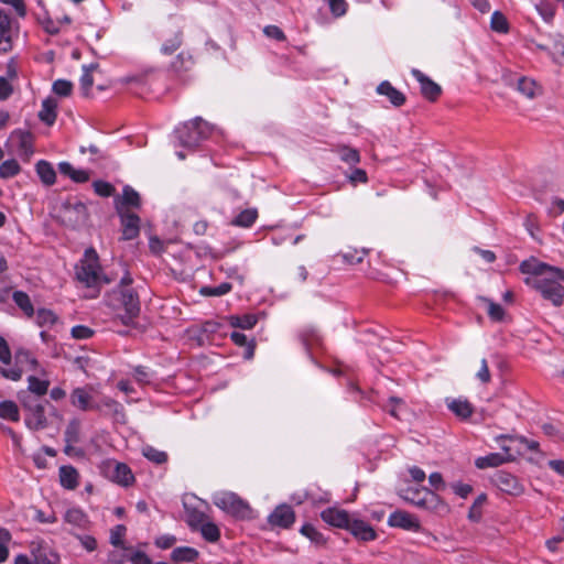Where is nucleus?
<instances>
[{
    "mask_svg": "<svg viewBox=\"0 0 564 564\" xmlns=\"http://www.w3.org/2000/svg\"><path fill=\"white\" fill-rule=\"evenodd\" d=\"M347 530L361 541H372L377 538L373 528L361 520H351Z\"/></svg>",
    "mask_w": 564,
    "mask_h": 564,
    "instance_id": "21",
    "label": "nucleus"
},
{
    "mask_svg": "<svg viewBox=\"0 0 564 564\" xmlns=\"http://www.w3.org/2000/svg\"><path fill=\"white\" fill-rule=\"evenodd\" d=\"M295 520L294 511L290 506L282 505L274 509L269 516V522L272 525L289 528Z\"/></svg>",
    "mask_w": 564,
    "mask_h": 564,
    "instance_id": "16",
    "label": "nucleus"
},
{
    "mask_svg": "<svg viewBox=\"0 0 564 564\" xmlns=\"http://www.w3.org/2000/svg\"><path fill=\"white\" fill-rule=\"evenodd\" d=\"M199 532L202 533L203 538L208 542H217L220 538L219 528L209 520L206 523H203L202 528L199 529Z\"/></svg>",
    "mask_w": 564,
    "mask_h": 564,
    "instance_id": "44",
    "label": "nucleus"
},
{
    "mask_svg": "<svg viewBox=\"0 0 564 564\" xmlns=\"http://www.w3.org/2000/svg\"><path fill=\"white\" fill-rule=\"evenodd\" d=\"M230 338L236 345L246 347L243 351V357L246 359H251L253 357L256 345L253 341H248L245 334L240 332H232Z\"/></svg>",
    "mask_w": 564,
    "mask_h": 564,
    "instance_id": "35",
    "label": "nucleus"
},
{
    "mask_svg": "<svg viewBox=\"0 0 564 564\" xmlns=\"http://www.w3.org/2000/svg\"><path fill=\"white\" fill-rule=\"evenodd\" d=\"M31 554L34 564H57L59 561L58 555L52 550L44 547L42 542L31 543Z\"/></svg>",
    "mask_w": 564,
    "mask_h": 564,
    "instance_id": "17",
    "label": "nucleus"
},
{
    "mask_svg": "<svg viewBox=\"0 0 564 564\" xmlns=\"http://www.w3.org/2000/svg\"><path fill=\"white\" fill-rule=\"evenodd\" d=\"M56 108L57 102L54 99H45L42 102V108L39 112L40 120L46 123L47 126H52L56 120Z\"/></svg>",
    "mask_w": 564,
    "mask_h": 564,
    "instance_id": "26",
    "label": "nucleus"
},
{
    "mask_svg": "<svg viewBox=\"0 0 564 564\" xmlns=\"http://www.w3.org/2000/svg\"><path fill=\"white\" fill-rule=\"evenodd\" d=\"M21 171V167L18 161L11 159L2 162L0 164V177L1 178H10L18 175Z\"/></svg>",
    "mask_w": 564,
    "mask_h": 564,
    "instance_id": "45",
    "label": "nucleus"
},
{
    "mask_svg": "<svg viewBox=\"0 0 564 564\" xmlns=\"http://www.w3.org/2000/svg\"><path fill=\"white\" fill-rule=\"evenodd\" d=\"M98 403L101 405V410H98L99 412L105 415H110L117 421H123L124 411L123 406L119 402L109 397H102L98 399Z\"/></svg>",
    "mask_w": 564,
    "mask_h": 564,
    "instance_id": "22",
    "label": "nucleus"
},
{
    "mask_svg": "<svg viewBox=\"0 0 564 564\" xmlns=\"http://www.w3.org/2000/svg\"><path fill=\"white\" fill-rule=\"evenodd\" d=\"M116 207L122 206L123 209H128V207L139 208L141 206V197L137 191H134L131 186L126 185L122 189V195L115 199Z\"/></svg>",
    "mask_w": 564,
    "mask_h": 564,
    "instance_id": "23",
    "label": "nucleus"
},
{
    "mask_svg": "<svg viewBox=\"0 0 564 564\" xmlns=\"http://www.w3.org/2000/svg\"><path fill=\"white\" fill-rule=\"evenodd\" d=\"M12 360L11 349L7 340L0 336V361L3 365H10Z\"/></svg>",
    "mask_w": 564,
    "mask_h": 564,
    "instance_id": "62",
    "label": "nucleus"
},
{
    "mask_svg": "<svg viewBox=\"0 0 564 564\" xmlns=\"http://www.w3.org/2000/svg\"><path fill=\"white\" fill-rule=\"evenodd\" d=\"M80 545L88 552H93L97 549V540L93 535L88 534H76L75 535Z\"/></svg>",
    "mask_w": 564,
    "mask_h": 564,
    "instance_id": "60",
    "label": "nucleus"
},
{
    "mask_svg": "<svg viewBox=\"0 0 564 564\" xmlns=\"http://www.w3.org/2000/svg\"><path fill=\"white\" fill-rule=\"evenodd\" d=\"M58 170L62 174L69 176L73 181L77 183L87 182L89 178V174L85 170H76L68 162H61L58 164Z\"/></svg>",
    "mask_w": 564,
    "mask_h": 564,
    "instance_id": "28",
    "label": "nucleus"
},
{
    "mask_svg": "<svg viewBox=\"0 0 564 564\" xmlns=\"http://www.w3.org/2000/svg\"><path fill=\"white\" fill-rule=\"evenodd\" d=\"M55 319L54 313L50 310L41 308L36 312V322L40 326L52 325Z\"/></svg>",
    "mask_w": 564,
    "mask_h": 564,
    "instance_id": "55",
    "label": "nucleus"
},
{
    "mask_svg": "<svg viewBox=\"0 0 564 564\" xmlns=\"http://www.w3.org/2000/svg\"><path fill=\"white\" fill-rule=\"evenodd\" d=\"M183 42V33L181 31H177L173 34L172 37L165 41L163 45L161 46V52L165 55H171L175 51L180 48Z\"/></svg>",
    "mask_w": 564,
    "mask_h": 564,
    "instance_id": "41",
    "label": "nucleus"
},
{
    "mask_svg": "<svg viewBox=\"0 0 564 564\" xmlns=\"http://www.w3.org/2000/svg\"><path fill=\"white\" fill-rule=\"evenodd\" d=\"M321 517L326 523L343 529H347L351 521L347 511L337 508H327Z\"/></svg>",
    "mask_w": 564,
    "mask_h": 564,
    "instance_id": "18",
    "label": "nucleus"
},
{
    "mask_svg": "<svg viewBox=\"0 0 564 564\" xmlns=\"http://www.w3.org/2000/svg\"><path fill=\"white\" fill-rule=\"evenodd\" d=\"M117 213L120 217L122 227V240L135 239L140 234V218L129 209H123L122 206H117Z\"/></svg>",
    "mask_w": 564,
    "mask_h": 564,
    "instance_id": "11",
    "label": "nucleus"
},
{
    "mask_svg": "<svg viewBox=\"0 0 564 564\" xmlns=\"http://www.w3.org/2000/svg\"><path fill=\"white\" fill-rule=\"evenodd\" d=\"M133 377L139 383L145 384L150 382L152 373L149 371L148 368L143 366H138L134 368Z\"/></svg>",
    "mask_w": 564,
    "mask_h": 564,
    "instance_id": "61",
    "label": "nucleus"
},
{
    "mask_svg": "<svg viewBox=\"0 0 564 564\" xmlns=\"http://www.w3.org/2000/svg\"><path fill=\"white\" fill-rule=\"evenodd\" d=\"M24 371H35L37 375L45 377V370L40 367L39 361L33 354L25 349L19 348L14 352V367L9 369L0 366V373L6 379L19 381Z\"/></svg>",
    "mask_w": 564,
    "mask_h": 564,
    "instance_id": "3",
    "label": "nucleus"
},
{
    "mask_svg": "<svg viewBox=\"0 0 564 564\" xmlns=\"http://www.w3.org/2000/svg\"><path fill=\"white\" fill-rule=\"evenodd\" d=\"M214 503L223 511L238 519H250L252 509L247 501L234 492H220L214 497Z\"/></svg>",
    "mask_w": 564,
    "mask_h": 564,
    "instance_id": "5",
    "label": "nucleus"
},
{
    "mask_svg": "<svg viewBox=\"0 0 564 564\" xmlns=\"http://www.w3.org/2000/svg\"><path fill=\"white\" fill-rule=\"evenodd\" d=\"M36 172L44 184L52 185L55 183L56 173L51 163L46 161H39L36 164Z\"/></svg>",
    "mask_w": 564,
    "mask_h": 564,
    "instance_id": "31",
    "label": "nucleus"
},
{
    "mask_svg": "<svg viewBox=\"0 0 564 564\" xmlns=\"http://www.w3.org/2000/svg\"><path fill=\"white\" fill-rule=\"evenodd\" d=\"M28 384V389L30 392L36 395H44L47 393L50 381L45 378H40L37 376H29Z\"/></svg>",
    "mask_w": 564,
    "mask_h": 564,
    "instance_id": "33",
    "label": "nucleus"
},
{
    "mask_svg": "<svg viewBox=\"0 0 564 564\" xmlns=\"http://www.w3.org/2000/svg\"><path fill=\"white\" fill-rule=\"evenodd\" d=\"M486 500H487V496L485 494H482L476 498V500L474 501V503L470 507L469 512H468V518L471 521L477 522L480 520L481 508L485 505Z\"/></svg>",
    "mask_w": 564,
    "mask_h": 564,
    "instance_id": "47",
    "label": "nucleus"
},
{
    "mask_svg": "<svg viewBox=\"0 0 564 564\" xmlns=\"http://www.w3.org/2000/svg\"><path fill=\"white\" fill-rule=\"evenodd\" d=\"M98 67V64H90V65H84L83 66V75L80 77V87L85 95H88L93 84V70H95Z\"/></svg>",
    "mask_w": 564,
    "mask_h": 564,
    "instance_id": "42",
    "label": "nucleus"
},
{
    "mask_svg": "<svg viewBox=\"0 0 564 564\" xmlns=\"http://www.w3.org/2000/svg\"><path fill=\"white\" fill-rule=\"evenodd\" d=\"M11 540V534L6 529H0V563H3L9 557L8 544Z\"/></svg>",
    "mask_w": 564,
    "mask_h": 564,
    "instance_id": "50",
    "label": "nucleus"
},
{
    "mask_svg": "<svg viewBox=\"0 0 564 564\" xmlns=\"http://www.w3.org/2000/svg\"><path fill=\"white\" fill-rule=\"evenodd\" d=\"M390 527L402 528L405 530L419 531L421 529L419 520L409 512L394 511L389 516Z\"/></svg>",
    "mask_w": 564,
    "mask_h": 564,
    "instance_id": "14",
    "label": "nucleus"
},
{
    "mask_svg": "<svg viewBox=\"0 0 564 564\" xmlns=\"http://www.w3.org/2000/svg\"><path fill=\"white\" fill-rule=\"evenodd\" d=\"M301 533L318 545L325 542L323 535L312 524H304Z\"/></svg>",
    "mask_w": 564,
    "mask_h": 564,
    "instance_id": "52",
    "label": "nucleus"
},
{
    "mask_svg": "<svg viewBox=\"0 0 564 564\" xmlns=\"http://www.w3.org/2000/svg\"><path fill=\"white\" fill-rule=\"evenodd\" d=\"M336 152L338 153L340 160L349 165H356L360 162V155L356 149L349 148L347 145H338L336 148Z\"/></svg>",
    "mask_w": 564,
    "mask_h": 564,
    "instance_id": "36",
    "label": "nucleus"
},
{
    "mask_svg": "<svg viewBox=\"0 0 564 564\" xmlns=\"http://www.w3.org/2000/svg\"><path fill=\"white\" fill-rule=\"evenodd\" d=\"M0 417L12 422H19L20 411L17 403L10 400L0 402Z\"/></svg>",
    "mask_w": 564,
    "mask_h": 564,
    "instance_id": "30",
    "label": "nucleus"
},
{
    "mask_svg": "<svg viewBox=\"0 0 564 564\" xmlns=\"http://www.w3.org/2000/svg\"><path fill=\"white\" fill-rule=\"evenodd\" d=\"M390 415L400 419L401 412L405 409V404L402 399L397 397H391L388 400V404L384 406Z\"/></svg>",
    "mask_w": 564,
    "mask_h": 564,
    "instance_id": "48",
    "label": "nucleus"
},
{
    "mask_svg": "<svg viewBox=\"0 0 564 564\" xmlns=\"http://www.w3.org/2000/svg\"><path fill=\"white\" fill-rule=\"evenodd\" d=\"M21 404L25 411L24 423L30 430L39 431L47 426L44 405L39 400L23 397L21 398Z\"/></svg>",
    "mask_w": 564,
    "mask_h": 564,
    "instance_id": "7",
    "label": "nucleus"
},
{
    "mask_svg": "<svg viewBox=\"0 0 564 564\" xmlns=\"http://www.w3.org/2000/svg\"><path fill=\"white\" fill-rule=\"evenodd\" d=\"M110 301L115 306L124 310V314L121 315L124 325H129L140 313L139 297L132 289L115 291Z\"/></svg>",
    "mask_w": 564,
    "mask_h": 564,
    "instance_id": "6",
    "label": "nucleus"
},
{
    "mask_svg": "<svg viewBox=\"0 0 564 564\" xmlns=\"http://www.w3.org/2000/svg\"><path fill=\"white\" fill-rule=\"evenodd\" d=\"M142 454L145 458L155 464H163L167 460V454L165 452L150 445L142 447Z\"/></svg>",
    "mask_w": 564,
    "mask_h": 564,
    "instance_id": "43",
    "label": "nucleus"
},
{
    "mask_svg": "<svg viewBox=\"0 0 564 564\" xmlns=\"http://www.w3.org/2000/svg\"><path fill=\"white\" fill-rule=\"evenodd\" d=\"M199 553L196 549L189 546H180L172 551L171 560L175 563H191L198 557Z\"/></svg>",
    "mask_w": 564,
    "mask_h": 564,
    "instance_id": "27",
    "label": "nucleus"
},
{
    "mask_svg": "<svg viewBox=\"0 0 564 564\" xmlns=\"http://www.w3.org/2000/svg\"><path fill=\"white\" fill-rule=\"evenodd\" d=\"M78 471L73 466H62L59 468L61 485L69 490L78 486Z\"/></svg>",
    "mask_w": 564,
    "mask_h": 564,
    "instance_id": "25",
    "label": "nucleus"
},
{
    "mask_svg": "<svg viewBox=\"0 0 564 564\" xmlns=\"http://www.w3.org/2000/svg\"><path fill=\"white\" fill-rule=\"evenodd\" d=\"M93 187L96 194L101 197L112 196L116 191L112 184L105 181H95Z\"/></svg>",
    "mask_w": 564,
    "mask_h": 564,
    "instance_id": "51",
    "label": "nucleus"
},
{
    "mask_svg": "<svg viewBox=\"0 0 564 564\" xmlns=\"http://www.w3.org/2000/svg\"><path fill=\"white\" fill-rule=\"evenodd\" d=\"M448 408L460 419H467L473 413V406L467 400L454 399L448 402Z\"/></svg>",
    "mask_w": 564,
    "mask_h": 564,
    "instance_id": "29",
    "label": "nucleus"
},
{
    "mask_svg": "<svg viewBox=\"0 0 564 564\" xmlns=\"http://www.w3.org/2000/svg\"><path fill=\"white\" fill-rule=\"evenodd\" d=\"M64 521L79 529H86L89 525L87 514L79 508H69L64 514Z\"/></svg>",
    "mask_w": 564,
    "mask_h": 564,
    "instance_id": "24",
    "label": "nucleus"
},
{
    "mask_svg": "<svg viewBox=\"0 0 564 564\" xmlns=\"http://www.w3.org/2000/svg\"><path fill=\"white\" fill-rule=\"evenodd\" d=\"M506 462H509V457H505L503 454L492 453L484 457H478L476 459V466L478 468L497 467Z\"/></svg>",
    "mask_w": 564,
    "mask_h": 564,
    "instance_id": "32",
    "label": "nucleus"
},
{
    "mask_svg": "<svg viewBox=\"0 0 564 564\" xmlns=\"http://www.w3.org/2000/svg\"><path fill=\"white\" fill-rule=\"evenodd\" d=\"M377 93L379 95L386 96L394 107H401L406 101L405 95L393 87L388 80H384L378 85Z\"/></svg>",
    "mask_w": 564,
    "mask_h": 564,
    "instance_id": "19",
    "label": "nucleus"
},
{
    "mask_svg": "<svg viewBox=\"0 0 564 564\" xmlns=\"http://www.w3.org/2000/svg\"><path fill=\"white\" fill-rule=\"evenodd\" d=\"M257 218L258 210L256 208H248L237 215V217L232 220V225L249 228L253 225Z\"/></svg>",
    "mask_w": 564,
    "mask_h": 564,
    "instance_id": "34",
    "label": "nucleus"
},
{
    "mask_svg": "<svg viewBox=\"0 0 564 564\" xmlns=\"http://www.w3.org/2000/svg\"><path fill=\"white\" fill-rule=\"evenodd\" d=\"M14 303L29 316L31 317L34 314V308L31 303L29 295L22 291H15L13 293Z\"/></svg>",
    "mask_w": 564,
    "mask_h": 564,
    "instance_id": "37",
    "label": "nucleus"
},
{
    "mask_svg": "<svg viewBox=\"0 0 564 564\" xmlns=\"http://www.w3.org/2000/svg\"><path fill=\"white\" fill-rule=\"evenodd\" d=\"M175 132L183 147L194 148L202 140L208 138L212 132V126L200 117H196L178 127Z\"/></svg>",
    "mask_w": 564,
    "mask_h": 564,
    "instance_id": "4",
    "label": "nucleus"
},
{
    "mask_svg": "<svg viewBox=\"0 0 564 564\" xmlns=\"http://www.w3.org/2000/svg\"><path fill=\"white\" fill-rule=\"evenodd\" d=\"M94 334L93 329L84 325H77L72 328V336L76 339H87Z\"/></svg>",
    "mask_w": 564,
    "mask_h": 564,
    "instance_id": "63",
    "label": "nucleus"
},
{
    "mask_svg": "<svg viewBox=\"0 0 564 564\" xmlns=\"http://www.w3.org/2000/svg\"><path fill=\"white\" fill-rule=\"evenodd\" d=\"M302 340L306 347H312L314 345H319L322 339L316 329L310 328L302 333Z\"/></svg>",
    "mask_w": 564,
    "mask_h": 564,
    "instance_id": "56",
    "label": "nucleus"
},
{
    "mask_svg": "<svg viewBox=\"0 0 564 564\" xmlns=\"http://www.w3.org/2000/svg\"><path fill=\"white\" fill-rule=\"evenodd\" d=\"M412 75L420 83L422 96L430 101L437 100L442 94L441 86L419 69H412Z\"/></svg>",
    "mask_w": 564,
    "mask_h": 564,
    "instance_id": "12",
    "label": "nucleus"
},
{
    "mask_svg": "<svg viewBox=\"0 0 564 564\" xmlns=\"http://www.w3.org/2000/svg\"><path fill=\"white\" fill-rule=\"evenodd\" d=\"M76 278L87 288H97L101 283H110V279L101 274L99 258L95 249L85 251L84 258L76 265Z\"/></svg>",
    "mask_w": 564,
    "mask_h": 564,
    "instance_id": "2",
    "label": "nucleus"
},
{
    "mask_svg": "<svg viewBox=\"0 0 564 564\" xmlns=\"http://www.w3.org/2000/svg\"><path fill=\"white\" fill-rule=\"evenodd\" d=\"M175 543H176V538L174 535H170V534L159 536L155 540V545L163 550L172 547Z\"/></svg>",
    "mask_w": 564,
    "mask_h": 564,
    "instance_id": "64",
    "label": "nucleus"
},
{
    "mask_svg": "<svg viewBox=\"0 0 564 564\" xmlns=\"http://www.w3.org/2000/svg\"><path fill=\"white\" fill-rule=\"evenodd\" d=\"M69 402L80 411L101 410L95 390L91 386L75 388L69 395Z\"/></svg>",
    "mask_w": 564,
    "mask_h": 564,
    "instance_id": "9",
    "label": "nucleus"
},
{
    "mask_svg": "<svg viewBox=\"0 0 564 564\" xmlns=\"http://www.w3.org/2000/svg\"><path fill=\"white\" fill-rule=\"evenodd\" d=\"M484 301L488 304L489 317L495 322L502 321L505 316V310L502 306L487 299H484Z\"/></svg>",
    "mask_w": 564,
    "mask_h": 564,
    "instance_id": "54",
    "label": "nucleus"
},
{
    "mask_svg": "<svg viewBox=\"0 0 564 564\" xmlns=\"http://www.w3.org/2000/svg\"><path fill=\"white\" fill-rule=\"evenodd\" d=\"M490 26L494 31L499 33H507L509 31L507 18L500 11H495L492 13Z\"/></svg>",
    "mask_w": 564,
    "mask_h": 564,
    "instance_id": "46",
    "label": "nucleus"
},
{
    "mask_svg": "<svg viewBox=\"0 0 564 564\" xmlns=\"http://www.w3.org/2000/svg\"><path fill=\"white\" fill-rule=\"evenodd\" d=\"M73 89V84L69 80L57 79L53 83V91L62 97H67L70 95Z\"/></svg>",
    "mask_w": 564,
    "mask_h": 564,
    "instance_id": "53",
    "label": "nucleus"
},
{
    "mask_svg": "<svg viewBox=\"0 0 564 564\" xmlns=\"http://www.w3.org/2000/svg\"><path fill=\"white\" fill-rule=\"evenodd\" d=\"M10 140L17 143L18 154L29 160L34 152L32 133L30 131L14 130L10 135Z\"/></svg>",
    "mask_w": 564,
    "mask_h": 564,
    "instance_id": "13",
    "label": "nucleus"
},
{
    "mask_svg": "<svg viewBox=\"0 0 564 564\" xmlns=\"http://www.w3.org/2000/svg\"><path fill=\"white\" fill-rule=\"evenodd\" d=\"M124 535H126V527L122 524L116 525L110 531V543L113 546H121Z\"/></svg>",
    "mask_w": 564,
    "mask_h": 564,
    "instance_id": "57",
    "label": "nucleus"
},
{
    "mask_svg": "<svg viewBox=\"0 0 564 564\" xmlns=\"http://www.w3.org/2000/svg\"><path fill=\"white\" fill-rule=\"evenodd\" d=\"M231 290V284L230 283H227V282H224L217 286H204L202 290H200V293L203 295H207V296H221V295H225L227 294L228 292H230Z\"/></svg>",
    "mask_w": 564,
    "mask_h": 564,
    "instance_id": "49",
    "label": "nucleus"
},
{
    "mask_svg": "<svg viewBox=\"0 0 564 564\" xmlns=\"http://www.w3.org/2000/svg\"><path fill=\"white\" fill-rule=\"evenodd\" d=\"M208 521V518L203 512H192L188 517V524L191 528L195 530H199L203 525V523H206Z\"/></svg>",
    "mask_w": 564,
    "mask_h": 564,
    "instance_id": "58",
    "label": "nucleus"
},
{
    "mask_svg": "<svg viewBox=\"0 0 564 564\" xmlns=\"http://www.w3.org/2000/svg\"><path fill=\"white\" fill-rule=\"evenodd\" d=\"M88 217L87 207L80 200H66L59 212L58 218L61 221L68 227L76 228L86 223Z\"/></svg>",
    "mask_w": 564,
    "mask_h": 564,
    "instance_id": "8",
    "label": "nucleus"
},
{
    "mask_svg": "<svg viewBox=\"0 0 564 564\" xmlns=\"http://www.w3.org/2000/svg\"><path fill=\"white\" fill-rule=\"evenodd\" d=\"M80 436V421L73 419L66 426L64 432L65 443H78Z\"/></svg>",
    "mask_w": 564,
    "mask_h": 564,
    "instance_id": "39",
    "label": "nucleus"
},
{
    "mask_svg": "<svg viewBox=\"0 0 564 564\" xmlns=\"http://www.w3.org/2000/svg\"><path fill=\"white\" fill-rule=\"evenodd\" d=\"M229 323L232 327H239L242 329H250L257 324V317L252 314H246L243 316H230Z\"/></svg>",
    "mask_w": 564,
    "mask_h": 564,
    "instance_id": "38",
    "label": "nucleus"
},
{
    "mask_svg": "<svg viewBox=\"0 0 564 564\" xmlns=\"http://www.w3.org/2000/svg\"><path fill=\"white\" fill-rule=\"evenodd\" d=\"M10 17L0 9V52H8L12 47Z\"/></svg>",
    "mask_w": 564,
    "mask_h": 564,
    "instance_id": "20",
    "label": "nucleus"
},
{
    "mask_svg": "<svg viewBox=\"0 0 564 564\" xmlns=\"http://www.w3.org/2000/svg\"><path fill=\"white\" fill-rule=\"evenodd\" d=\"M518 90L528 98H534L539 88L533 79L521 77L518 80Z\"/></svg>",
    "mask_w": 564,
    "mask_h": 564,
    "instance_id": "40",
    "label": "nucleus"
},
{
    "mask_svg": "<svg viewBox=\"0 0 564 564\" xmlns=\"http://www.w3.org/2000/svg\"><path fill=\"white\" fill-rule=\"evenodd\" d=\"M104 470L110 480L120 486L128 487L134 482L132 470L124 463L108 460L105 463Z\"/></svg>",
    "mask_w": 564,
    "mask_h": 564,
    "instance_id": "10",
    "label": "nucleus"
},
{
    "mask_svg": "<svg viewBox=\"0 0 564 564\" xmlns=\"http://www.w3.org/2000/svg\"><path fill=\"white\" fill-rule=\"evenodd\" d=\"M495 484L501 491L509 495H520L523 491V488L517 477L509 473L499 471L495 476Z\"/></svg>",
    "mask_w": 564,
    "mask_h": 564,
    "instance_id": "15",
    "label": "nucleus"
},
{
    "mask_svg": "<svg viewBox=\"0 0 564 564\" xmlns=\"http://www.w3.org/2000/svg\"><path fill=\"white\" fill-rule=\"evenodd\" d=\"M326 1L329 6L330 12L335 17H341L346 13L347 3L345 0H326Z\"/></svg>",
    "mask_w": 564,
    "mask_h": 564,
    "instance_id": "59",
    "label": "nucleus"
},
{
    "mask_svg": "<svg viewBox=\"0 0 564 564\" xmlns=\"http://www.w3.org/2000/svg\"><path fill=\"white\" fill-rule=\"evenodd\" d=\"M520 271L531 276L524 280L525 284L536 290L544 300L558 307L564 303V270L540 262L535 259L524 260L520 263Z\"/></svg>",
    "mask_w": 564,
    "mask_h": 564,
    "instance_id": "1",
    "label": "nucleus"
}]
</instances>
